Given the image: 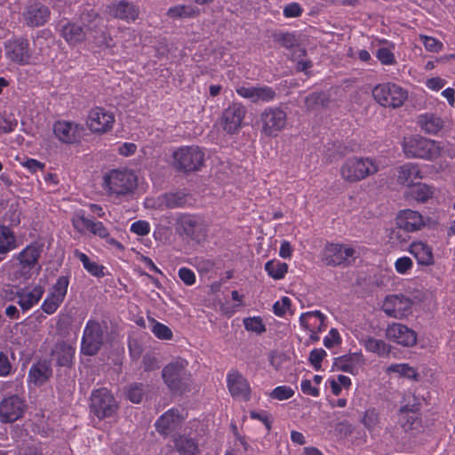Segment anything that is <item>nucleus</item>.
Wrapping results in <instances>:
<instances>
[{"label":"nucleus","instance_id":"1","mask_svg":"<svg viewBox=\"0 0 455 455\" xmlns=\"http://www.w3.org/2000/svg\"><path fill=\"white\" fill-rule=\"evenodd\" d=\"M402 149L407 158H419L434 161L441 156L455 158V149L448 142H441L424 138L420 135L404 137Z\"/></svg>","mask_w":455,"mask_h":455},{"label":"nucleus","instance_id":"2","mask_svg":"<svg viewBox=\"0 0 455 455\" xmlns=\"http://www.w3.org/2000/svg\"><path fill=\"white\" fill-rule=\"evenodd\" d=\"M101 187L110 197H128L137 189L138 177L133 171L127 168L111 169L103 174Z\"/></svg>","mask_w":455,"mask_h":455},{"label":"nucleus","instance_id":"3","mask_svg":"<svg viewBox=\"0 0 455 455\" xmlns=\"http://www.w3.org/2000/svg\"><path fill=\"white\" fill-rule=\"evenodd\" d=\"M380 169V160L368 156L347 158L340 166L342 180L348 183L359 182L377 173Z\"/></svg>","mask_w":455,"mask_h":455},{"label":"nucleus","instance_id":"4","mask_svg":"<svg viewBox=\"0 0 455 455\" xmlns=\"http://www.w3.org/2000/svg\"><path fill=\"white\" fill-rule=\"evenodd\" d=\"M376 101L383 107L399 108L407 99V92L393 83L378 84L372 90Z\"/></svg>","mask_w":455,"mask_h":455},{"label":"nucleus","instance_id":"5","mask_svg":"<svg viewBox=\"0 0 455 455\" xmlns=\"http://www.w3.org/2000/svg\"><path fill=\"white\" fill-rule=\"evenodd\" d=\"M172 157L175 166L185 172L199 170L204 161V154L197 146L181 147L173 152Z\"/></svg>","mask_w":455,"mask_h":455},{"label":"nucleus","instance_id":"6","mask_svg":"<svg viewBox=\"0 0 455 455\" xmlns=\"http://www.w3.org/2000/svg\"><path fill=\"white\" fill-rule=\"evenodd\" d=\"M188 362L178 358L167 364L163 370V379L165 384L175 392H182L189 380L186 371Z\"/></svg>","mask_w":455,"mask_h":455},{"label":"nucleus","instance_id":"7","mask_svg":"<svg viewBox=\"0 0 455 455\" xmlns=\"http://www.w3.org/2000/svg\"><path fill=\"white\" fill-rule=\"evenodd\" d=\"M413 301L403 294L387 295L381 303V310L389 317L403 319L412 312Z\"/></svg>","mask_w":455,"mask_h":455},{"label":"nucleus","instance_id":"8","mask_svg":"<svg viewBox=\"0 0 455 455\" xmlns=\"http://www.w3.org/2000/svg\"><path fill=\"white\" fill-rule=\"evenodd\" d=\"M116 118L114 114L100 107L91 109L86 118V126L91 132L105 134L113 129Z\"/></svg>","mask_w":455,"mask_h":455},{"label":"nucleus","instance_id":"9","mask_svg":"<svg viewBox=\"0 0 455 455\" xmlns=\"http://www.w3.org/2000/svg\"><path fill=\"white\" fill-rule=\"evenodd\" d=\"M261 132L269 137H275L286 125V114L276 108H266L261 116Z\"/></svg>","mask_w":455,"mask_h":455},{"label":"nucleus","instance_id":"10","mask_svg":"<svg viewBox=\"0 0 455 455\" xmlns=\"http://www.w3.org/2000/svg\"><path fill=\"white\" fill-rule=\"evenodd\" d=\"M91 408L99 419H104L114 414L116 402L107 388H100L92 395Z\"/></svg>","mask_w":455,"mask_h":455},{"label":"nucleus","instance_id":"11","mask_svg":"<svg viewBox=\"0 0 455 455\" xmlns=\"http://www.w3.org/2000/svg\"><path fill=\"white\" fill-rule=\"evenodd\" d=\"M103 341V331L99 323L90 320L87 322L82 339L81 351L87 355L97 354Z\"/></svg>","mask_w":455,"mask_h":455},{"label":"nucleus","instance_id":"12","mask_svg":"<svg viewBox=\"0 0 455 455\" xmlns=\"http://www.w3.org/2000/svg\"><path fill=\"white\" fill-rule=\"evenodd\" d=\"M385 336L387 340L404 347H413L417 343L416 331L400 323L388 324L385 331Z\"/></svg>","mask_w":455,"mask_h":455},{"label":"nucleus","instance_id":"13","mask_svg":"<svg viewBox=\"0 0 455 455\" xmlns=\"http://www.w3.org/2000/svg\"><path fill=\"white\" fill-rule=\"evenodd\" d=\"M355 251L348 245L330 243L323 251L322 259L327 264L337 266L347 262L355 257Z\"/></svg>","mask_w":455,"mask_h":455},{"label":"nucleus","instance_id":"14","mask_svg":"<svg viewBox=\"0 0 455 455\" xmlns=\"http://www.w3.org/2000/svg\"><path fill=\"white\" fill-rule=\"evenodd\" d=\"M54 136L62 143L72 144L79 140L83 126L77 123L60 120L54 123Z\"/></svg>","mask_w":455,"mask_h":455},{"label":"nucleus","instance_id":"15","mask_svg":"<svg viewBox=\"0 0 455 455\" xmlns=\"http://www.w3.org/2000/svg\"><path fill=\"white\" fill-rule=\"evenodd\" d=\"M236 93L253 103L268 102L274 100L275 93L271 87L253 86V85H239L235 88Z\"/></svg>","mask_w":455,"mask_h":455},{"label":"nucleus","instance_id":"16","mask_svg":"<svg viewBox=\"0 0 455 455\" xmlns=\"http://www.w3.org/2000/svg\"><path fill=\"white\" fill-rule=\"evenodd\" d=\"M25 403L17 395L4 398L0 403V420L12 422L20 419L24 413Z\"/></svg>","mask_w":455,"mask_h":455},{"label":"nucleus","instance_id":"17","mask_svg":"<svg viewBox=\"0 0 455 455\" xmlns=\"http://www.w3.org/2000/svg\"><path fill=\"white\" fill-rule=\"evenodd\" d=\"M106 12L115 19L126 22L135 21L140 14L139 8L127 1L114 2L107 5Z\"/></svg>","mask_w":455,"mask_h":455},{"label":"nucleus","instance_id":"18","mask_svg":"<svg viewBox=\"0 0 455 455\" xmlns=\"http://www.w3.org/2000/svg\"><path fill=\"white\" fill-rule=\"evenodd\" d=\"M245 108L238 103L228 107L222 115V125L228 133L235 132L240 127L244 118Z\"/></svg>","mask_w":455,"mask_h":455},{"label":"nucleus","instance_id":"19","mask_svg":"<svg viewBox=\"0 0 455 455\" xmlns=\"http://www.w3.org/2000/svg\"><path fill=\"white\" fill-rule=\"evenodd\" d=\"M395 220L397 227L407 232L418 231L425 225L422 215L411 209L399 212Z\"/></svg>","mask_w":455,"mask_h":455},{"label":"nucleus","instance_id":"20","mask_svg":"<svg viewBox=\"0 0 455 455\" xmlns=\"http://www.w3.org/2000/svg\"><path fill=\"white\" fill-rule=\"evenodd\" d=\"M407 251L416 259L419 266L430 267L435 263L433 248L423 241H413Z\"/></svg>","mask_w":455,"mask_h":455},{"label":"nucleus","instance_id":"21","mask_svg":"<svg viewBox=\"0 0 455 455\" xmlns=\"http://www.w3.org/2000/svg\"><path fill=\"white\" fill-rule=\"evenodd\" d=\"M228 387L232 396L248 400L250 397V386L245 378L235 371H230L227 376Z\"/></svg>","mask_w":455,"mask_h":455},{"label":"nucleus","instance_id":"22","mask_svg":"<svg viewBox=\"0 0 455 455\" xmlns=\"http://www.w3.org/2000/svg\"><path fill=\"white\" fill-rule=\"evenodd\" d=\"M424 176L417 164L406 163L397 168V181L408 188L414 185L416 180H422Z\"/></svg>","mask_w":455,"mask_h":455},{"label":"nucleus","instance_id":"23","mask_svg":"<svg viewBox=\"0 0 455 455\" xmlns=\"http://www.w3.org/2000/svg\"><path fill=\"white\" fill-rule=\"evenodd\" d=\"M183 419L184 416L178 410L171 409L156 422V427L159 433L168 435L180 425Z\"/></svg>","mask_w":455,"mask_h":455},{"label":"nucleus","instance_id":"24","mask_svg":"<svg viewBox=\"0 0 455 455\" xmlns=\"http://www.w3.org/2000/svg\"><path fill=\"white\" fill-rule=\"evenodd\" d=\"M365 363V358L361 352L351 353L338 359V367L346 372L355 375Z\"/></svg>","mask_w":455,"mask_h":455},{"label":"nucleus","instance_id":"25","mask_svg":"<svg viewBox=\"0 0 455 455\" xmlns=\"http://www.w3.org/2000/svg\"><path fill=\"white\" fill-rule=\"evenodd\" d=\"M361 346L367 352L375 354L380 357H387L391 352V346L383 339H376L371 336H363L359 339Z\"/></svg>","mask_w":455,"mask_h":455},{"label":"nucleus","instance_id":"26","mask_svg":"<svg viewBox=\"0 0 455 455\" xmlns=\"http://www.w3.org/2000/svg\"><path fill=\"white\" fill-rule=\"evenodd\" d=\"M324 318L320 311H310L301 314L299 323L307 331H323L325 329Z\"/></svg>","mask_w":455,"mask_h":455},{"label":"nucleus","instance_id":"27","mask_svg":"<svg viewBox=\"0 0 455 455\" xmlns=\"http://www.w3.org/2000/svg\"><path fill=\"white\" fill-rule=\"evenodd\" d=\"M418 419V413L414 406L403 405L399 409L397 424L404 432L412 430Z\"/></svg>","mask_w":455,"mask_h":455},{"label":"nucleus","instance_id":"28","mask_svg":"<svg viewBox=\"0 0 455 455\" xmlns=\"http://www.w3.org/2000/svg\"><path fill=\"white\" fill-rule=\"evenodd\" d=\"M61 36L69 45H76L85 40L86 32L80 25L68 22L61 28Z\"/></svg>","mask_w":455,"mask_h":455},{"label":"nucleus","instance_id":"29","mask_svg":"<svg viewBox=\"0 0 455 455\" xmlns=\"http://www.w3.org/2000/svg\"><path fill=\"white\" fill-rule=\"evenodd\" d=\"M28 248L22 250V251L20 253L19 257H17L15 259L12 260V272L11 274L14 276L16 279H28Z\"/></svg>","mask_w":455,"mask_h":455},{"label":"nucleus","instance_id":"30","mask_svg":"<svg viewBox=\"0 0 455 455\" xmlns=\"http://www.w3.org/2000/svg\"><path fill=\"white\" fill-rule=\"evenodd\" d=\"M75 353V348L68 343H57L52 351V357L57 363L61 366H68L71 363Z\"/></svg>","mask_w":455,"mask_h":455},{"label":"nucleus","instance_id":"31","mask_svg":"<svg viewBox=\"0 0 455 455\" xmlns=\"http://www.w3.org/2000/svg\"><path fill=\"white\" fill-rule=\"evenodd\" d=\"M6 56L12 61L22 63L27 57V43L15 40L9 42L5 46Z\"/></svg>","mask_w":455,"mask_h":455},{"label":"nucleus","instance_id":"32","mask_svg":"<svg viewBox=\"0 0 455 455\" xmlns=\"http://www.w3.org/2000/svg\"><path fill=\"white\" fill-rule=\"evenodd\" d=\"M434 186L428 185L427 183L419 182L410 187L408 196L411 197L412 199L419 203H426L434 196Z\"/></svg>","mask_w":455,"mask_h":455},{"label":"nucleus","instance_id":"33","mask_svg":"<svg viewBox=\"0 0 455 455\" xmlns=\"http://www.w3.org/2000/svg\"><path fill=\"white\" fill-rule=\"evenodd\" d=\"M418 123L421 129L429 134H436L443 127V121L442 118L433 114H424L419 116Z\"/></svg>","mask_w":455,"mask_h":455},{"label":"nucleus","instance_id":"34","mask_svg":"<svg viewBox=\"0 0 455 455\" xmlns=\"http://www.w3.org/2000/svg\"><path fill=\"white\" fill-rule=\"evenodd\" d=\"M73 253L74 256L82 262L84 268L92 275L96 277H101L104 275L105 267L102 265L98 264L96 261L91 260L85 253L80 251L77 249L75 250Z\"/></svg>","mask_w":455,"mask_h":455},{"label":"nucleus","instance_id":"35","mask_svg":"<svg viewBox=\"0 0 455 455\" xmlns=\"http://www.w3.org/2000/svg\"><path fill=\"white\" fill-rule=\"evenodd\" d=\"M50 17L48 7L40 4L34 3L30 4V26H42Z\"/></svg>","mask_w":455,"mask_h":455},{"label":"nucleus","instance_id":"36","mask_svg":"<svg viewBox=\"0 0 455 455\" xmlns=\"http://www.w3.org/2000/svg\"><path fill=\"white\" fill-rule=\"evenodd\" d=\"M68 283L69 281L67 276H60L54 285L50 289L48 296L61 304L67 295Z\"/></svg>","mask_w":455,"mask_h":455},{"label":"nucleus","instance_id":"37","mask_svg":"<svg viewBox=\"0 0 455 455\" xmlns=\"http://www.w3.org/2000/svg\"><path fill=\"white\" fill-rule=\"evenodd\" d=\"M50 364L46 361L39 362L30 369V382L43 383L51 375Z\"/></svg>","mask_w":455,"mask_h":455},{"label":"nucleus","instance_id":"38","mask_svg":"<svg viewBox=\"0 0 455 455\" xmlns=\"http://www.w3.org/2000/svg\"><path fill=\"white\" fill-rule=\"evenodd\" d=\"M267 275L275 280L283 279L288 271V265L278 259L268 260L264 267Z\"/></svg>","mask_w":455,"mask_h":455},{"label":"nucleus","instance_id":"39","mask_svg":"<svg viewBox=\"0 0 455 455\" xmlns=\"http://www.w3.org/2000/svg\"><path fill=\"white\" fill-rule=\"evenodd\" d=\"M16 247V241L11 230L5 227H0V256H4Z\"/></svg>","mask_w":455,"mask_h":455},{"label":"nucleus","instance_id":"40","mask_svg":"<svg viewBox=\"0 0 455 455\" xmlns=\"http://www.w3.org/2000/svg\"><path fill=\"white\" fill-rule=\"evenodd\" d=\"M176 451L179 455H197L196 443L188 437L182 436L175 441Z\"/></svg>","mask_w":455,"mask_h":455},{"label":"nucleus","instance_id":"41","mask_svg":"<svg viewBox=\"0 0 455 455\" xmlns=\"http://www.w3.org/2000/svg\"><path fill=\"white\" fill-rule=\"evenodd\" d=\"M244 329L256 335H261L267 331L266 324L261 316H249L243 320Z\"/></svg>","mask_w":455,"mask_h":455},{"label":"nucleus","instance_id":"42","mask_svg":"<svg viewBox=\"0 0 455 455\" xmlns=\"http://www.w3.org/2000/svg\"><path fill=\"white\" fill-rule=\"evenodd\" d=\"M394 49L395 45L393 44H386L376 51V58L383 65H394L396 63L395 57L394 55Z\"/></svg>","mask_w":455,"mask_h":455},{"label":"nucleus","instance_id":"43","mask_svg":"<svg viewBox=\"0 0 455 455\" xmlns=\"http://www.w3.org/2000/svg\"><path fill=\"white\" fill-rule=\"evenodd\" d=\"M46 239L44 237H39L33 243L30 244V272L36 271L38 272L40 267H36L35 262L39 258L41 253L44 251L45 247Z\"/></svg>","mask_w":455,"mask_h":455},{"label":"nucleus","instance_id":"44","mask_svg":"<svg viewBox=\"0 0 455 455\" xmlns=\"http://www.w3.org/2000/svg\"><path fill=\"white\" fill-rule=\"evenodd\" d=\"M386 372L388 375L406 377L409 379L415 378L416 376L415 370L407 363H393L387 368Z\"/></svg>","mask_w":455,"mask_h":455},{"label":"nucleus","instance_id":"45","mask_svg":"<svg viewBox=\"0 0 455 455\" xmlns=\"http://www.w3.org/2000/svg\"><path fill=\"white\" fill-rule=\"evenodd\" d=\"M92 220L84 216L83 211L76 212L71 219L73 228L81 235L89 231Z\"/></svg>","mask_w":455,"mask_h":455},{"label":"nucleus","instance_id":"46","mask_svg":"<svg viewBox=\"0 0 455 455\" xmlns=\"http://www.w3.org/2000/svg\"><path fill=\"white\" fill-rule=\"evenodd\" d=\"M328 383L334 395H339L343 388L348 389L352 385L351 379L345 375H339L335 379H330Z\"/></svg>","mask_w":455,"mask_h":455},{"label":"nucleus","instance_id":"47","mask_svg":"<svg viewBox=\"0 0 455 455\" xmlns=\"http://www.w3.org/2000/svg\"><path fill=\"white\" fill-rule=\"evenodd\" d=\"M380 422L379 412L374 408H369L365 411L363 423L369 430H373L379 427Z\"/></svg>","mask_w":455,"mask_h":455},{"label":"nucleus","instance_id":"48","mask_svg":"<svg viewBox=\"0 0 455 455\" xmlns=\"http://www.w3.org/2000/svg\"><path fill=\"white\" fill-rule=\"evenodd\" d=\"M151 331L154 335L160 339H171L172 338V330L164 323L155 320L151 323Z\"/></svg>","mask_w":455,"mask_h":455},{"label":"nucleus","instance_id":"49","mask_svg":"<svg viewBox=\"0 0 455 455\" xmlns=\"http://www.w3.org/2000/svg\"><path fill=\"white\" fill-rule=\"evenodd\" d=\"M167 14L169 17L173 19L185 18L193 16L195 14V10L190 6L177 5L174 7H171L168 10Z\"/></svg>","mask_w":455,"mask_h":455},{"label":"nucleus","instance_id":"50","mask_svg":"<svg viewBox=\"0 0 455 455\" xmlns=\"http://www.w3.org/2000/svg\"><path fill=\"white\" fill-rule=\"evenodd\" d=\"M294 390L288 386H279L271 391L269 396L278 401L287 400L292 397Z\"/></svg>","mask_w":455,"mask_h":455},{"label":"nucleus","instance_id":"51","mask_svg":"<svg viewBox=\"0 0 455 455\" xmlns=\"http://www.w3.org/2000/svg\"><path fill=\"white\" fill-rule=\"evenodd\" d=\"M413 267V261L410 257L403 256L395 262V269L400 275H407Z\"/></svg>","mask_w":455,"mask_h":455},{"label":"nucleus","instance_id":"52","mask_svg":"<svg viewBox=\"0 0 455 455\" xmlns=\"http://www.w3.org/2000/svg\"><path fill=\"white\" fill-rule=\"evenodd\" d=\"M291 308V299L288 297H283L273 305V312L275 315L283 317Z\"/></svg>","mask_w":455,"mask_h":455},{"label":"nucleus","instance_id":"53","mask_svg":"<svg viewBox=\"0 0 455 455\" xmlns=\"http://www.w3.org/2000/svg\"><path fill=\"white\" fill-rule=\"evenodd\" d=\"M420 41L425 48L432 52H439L443 49V44L439 40L427 36H421Z\"/></svg>","mask_w":455,"mask_h":455},{"label":"nucleus","instance_id":"54","mask_svg":"<svg viewBox=\"0 0 455 455\" xmlns=\"http://www.w3.org/2000/svg\"><path fill=\"white\" fill-rule=\"evenodd\" d=\"M157 206L165 205L167 208H174L182 204L181 198H178L176 195H166L157 199Z\"/></svg>","mask_w":455,"mask_h":455},{"label":"nucleus","instance_id":"55","mask_svg":"<svg viewBox=\"0 0 455 455\" xmlns=\"http://www.w3.org/2000/svg\"><path fill=\"white\" fill-rule=\"evenodd\" d=\"M231 297L233 300L237 302V304L231 307L227 306L221 307L222 312L229 316H231L236 312L237 307L243 306V296L240 294L237 291H233L231 292Z\"/></svg>","mask_w":455,"mask_h":455},{"label":"nucleus","instance_id":"56","mask_svg":"<svg viewBox=\"0 0 455 455\" xmlns=\"http://www.w3.org/2000/svg\"><path fill=\"white\" fill-rule=\"evenodd\" d=\"M82 21L88 31L95 30L101 23V20L94 12L84 14L82 16Z\"/></svg>","mask_w":455,"mask_h":455},{"label":"nucleus","instance_id":"57","mask_svg":"<svg viewBox=\"0 0 455 455\" xmlns=\"http://www.w3.org/2000/svg\"><path fill=\"white\" fill-rule=\"evenodd\" d=\"M89 232L101 239H104L109 234L108 229L100 221L92 220Z\"/></svg>","mask_w":455,"mask_h":455},{"label":"nucleus","instance_id":"58","mask_svg":"<svg viewBox=\"0 0 455 455\" xmlns=\"http://www.w3.org/2000/svg\"><path fill=\"white\" fill-rule=\"evenodd\" d=\"M326 355V352L323 348H315L310 352L309 362L315 370L321 368V362Z\"/></svg>","mask_w":455,"mask_h":455},{"label":"nucleus","instance_id":"59","mask_svg":"<svg viewBox=\"0 0 455 455\" xmlns=\"http://www.w3.org/2000/svg\"><path fill=\"white\" fill-rule=\"evenodd\" d=\"M130 230H131V232H132L138 235L143 236L149 233L150 225L148 222H147L145 220H138V221L133 222L131 225Z\"/></svg>","mask_w":455,"mask_h":455},{"label":"nucleus","instance_id":"60","mask_svg":"<svg viewBox=\"0 0 455 455\" xmlns=\"http://www.w3.org/2000/svg\"><path fill=\"white\" fill-rule=\"evenodd\" d=\"M305 104L308 111L314 110L323 104V95L318 93L311 94L306 98Z\"/></svg>","mask_w":455,"mask_h":455},{"label":"nucleus","instance_id":"61","mask_svg":"<svg viewBox=\"0 0 455 455\" xmlns=\"http://www.w3.org/2000/svg\"><path fill=\"white\" fill-rule=\"evenodd\" d=\"M340 342V336L336 329H331L323 339V345L327 348H331Z\"/></svg>","mask_w":455,"mask_h":455},{"label":"nucleus","instance_id":"62","mask_svg":"<svg viewBox=\"0 0 455 455\" xmlns=\"http://www.w3.org/2000/svg\"><path fill=\"white\" fill-rule=\"evenodd\" d=\"M17 122L12 116L0 113V132H10L14 128Z\"/></svg>","mask_w":455,"mask_h":455},{"label":"nucleus","instance_id":"63","mask_svg":"<svg viewBox=\"0 0 455 455\" xmlns=\"http://www.w3.org/2000/svg\"><path fill=\"white\" fill-rule=\"evenodd\" d=\"M179 276L182 282L187 285H192L196 283L195 273L188 267H180L179 269Z\"/></svg>","mask_w":455,"mask_h":455},{"label":"nucleus","instance_id":"64","mask_svg":"<svg viewBox=\"0 0 455 455\" xmlns=\"http://www.w3.org/2000/svg\"><path fill=\"white\" fill-rule=\"evenodd\" d=\"M302 13L301 6L297 3H291L284 6L283 15L286 18H297Z\"/></svg>","mask_w":455,"mask_h":455}]
</instances>
